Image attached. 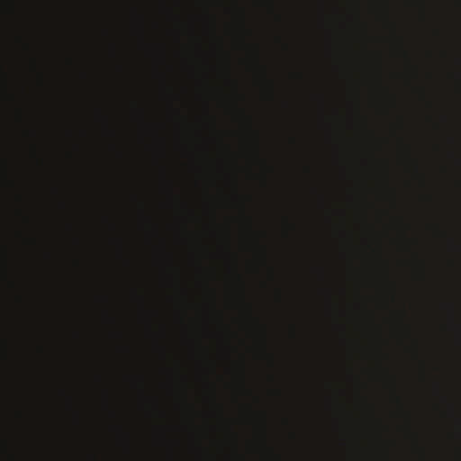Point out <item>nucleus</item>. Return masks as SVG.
I'll list each match as a JSON object with an SVG mask.
<instances>
[{
	"label": "nucleus",
	"instance_id": "obj_3",
	"mask_svg": "<svg viewBox=\"0 0 461 461\" xmlns=\"http://www.w3.org/2000/svg\"><path fill=\"white\" fill-rule=\"evenodd\" d=\"M28 287V276H27V266L23 262L22 270V288L23 292L19 295V303L23 308V350L24 349L25 342L27 343L28 339V322H27V309H28V296L25 294V289Z\"/></svg>",
	"mask_w": 461,
	"mask_h": 461
},
{
	"label": "nucleus",
	"instance_id": "obj_5",
	"mask_svg": "<svg viewBox=\"0 0 461 461\" xmlns=\"http://www.w3.org/2000/svg\"><path fill=\"white\" fill-rule=\"evenodd\" d=\"M25 179L23 177V192L19 194V202L22 207L19 209V215L21 217L23 227L29 228L32 225V217L27 210L28 196L24 193Z\"/></svg>",
	"mask_w": 461,
	"mask_h": 461
},
{
	"label": "nucleus",
	"instance_id": "obj_1",
	"mask_svg": "<svg viewBox=\"0 0 461 461\" xmlns=\"http://www.w3.org/2000/svg\"><path fill=\"white\" fill-rule=\"evenodd\" d=\"M5 360H6V339H5V280H2V461H184V458L166 459H76V458H9L6 443V419H5Z\"/></svg>",
	"mask_w": 461,
	"mask_h": 461
},
{
	"label": "nucleus",
	"instance_id": "obj_9",
	"mask_svg": "<svg viewBox=\"0 0 461 461\" xmlns=\"http://www.w3.org/2000/svg\"><path fill=\"white\" fill-rule=\"evenodd\" d=\"M30 151L32 158H35L36 156V147L34 144H30Z\"/></svg>",
	"mask_w": 461,
	"mask_h": 461
},
{
	"label": "nucleus",
	"instance_id": "obj_11",
	"mask_svg": "<svg viewBox=\"0 0 461 461\" xmlns=\"http://www.w3.org/2000/svg\"><path fill=\"white\" fill-rule=\"evenodd\" d=\"M260 434L262 436H266L267 434V428H266V425H263L262 428L260 429Z\"/></svg>",
	"mask_w": 461,
	"mask_h": 461
},
{
	"label": "nucleus",
	"instance_id": "obj_13",
	"mask_svg": "<svg viewBox=\"0 0 461 461\" xmlns=\"http://www.w3.org/2000/svg\"><path fill=\"white\" fill-rule=\"evenodd\" d=\"M458 436L461 434V431L460 429H458L457 433H456Z\"/></svg>",
	"mask_w": 461,
	"mask_h": 461
},
{
	"label": "nucleus",
	"instance_id": "obj_4",
	"mask_svg": "<svg viewBox=\"0 0 461 461\" xmlns=\"http://www.w3.org/2000/svg\"><path fill=\"white\" fill-rule=\"evenodd\" d=\"M25 5L23 4V11H22V26L23 32L19 36V43L22 47L23 54L29 58L30 66L32 70L35 71L36 69V60L31 55L32 53V43L29 41L27 30H28V20H27V13H25Z\"/></svg>",
	"mask_w": 461,
	"mask_h": 461
},
{
	"label": "nucleus",
	"instance_id": "obj_2",
	"mask_svg": "<svg viewBox=\"0 0 461 461\" xmlns=\"http://www.w3.org/2000/svg\"><path fill=\"white\" fill-rule=\"evenodd\" d=\"M46 431L41 425L25 409L18 412L16 434L20 440L27 442L44 436Z\"/></svg>",
	"mask_w": 461,
	"mask_h": 461
},
{
	"label": "nucleus",
	"instance_id": "obj_7",
	"mask_svg": "<svg viewBox=\"0 0 461 461\" xmlns=\"http://www.w3.org/2000/svg\"><path fill=\"white\" fill-rule=\"evenodd\" d=\"M29 376L27 372V365H25L24 354H23V366H22V390L23 394L25 395V393L28 392L29 385Z\"/></svg>",
	"mask_w": 461,
	"mask_h": 461
},
{
	"label": "nucleus",
	"instance_id": "obj_8",
	"mask_svg": "<svg viewBox=\"0 0 461 461\" xmlns=\"http://www.w3.org/2000/svg\"><path fill=\"white\" fill-rule=\"evenodd\" d=\"M19 235L23 241V244L25 247H32L35 245V243H36L35 239L33 237H32L31 235H29L27 232H25L24 230H22L19 232Z\"/></svg>",
	"mask_w": 461,
	"mask_h": 461
},
{
	"label": "nucleus",
	"instance_id": "obj_10",
	"mask_svg": "<svg viewBox=\"0 0 461 461\" xmlns=\"http://www.w3.org/2000/svg\"><path fill=\"white\" fill-rule=\"evenodd\" d=\"M21 93H22L23 103H24L25 101H27V95H26L25 88L23 86L22 87Z\"/></svg>",
	"mask_w": 461,
	"mask_h": 461
},
{
	"label": "nucleus",
	"instance_id": "obj_12",
	"mask_svg": "<svg viewBox=\"0 0 461 461\" xmlns=\"http://www.w3.org/2000/svg\"><path fill=\"white\" fill-rule=\"evenodd\" d=\"M119 433H120L121 435H123V436L125 435L124 431H123L122 429H119Z\"/></svg>",
	"mask_w": 461,
	"mask_h": 461
},
{
	"label": "nucleus",
	"instance_id": "obj_6",
	"mask_svg": "<svg viewBox=\"0 0 461 461\" xmlns=\"http://www.w3.org/2000/svg\"><path fill=\"white\" fill-rule=\"evenodd\" d=\"M28 112H27V109H25V106L23 104V106H21L19 108V111H18V118H19V122L22 125V132H23V137L26 140H31L32 138L35 137V131L29 127L28 125V122H29V116H28Z\"/></svg>",
	"mask_w": 461,
	"mask_h": 461
}]
</instances>
